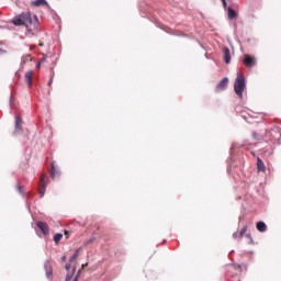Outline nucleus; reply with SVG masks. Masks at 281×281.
<instances>
[{
  "label": "nucleus",
  "mask_w": 281,
  "mask_h": 281,
  "mask_svg": "<svg viewBox=\"0 0 281 281\" xmlns=\"http://www.w3.org/2000/svg\"><path fill=\"white\" fill-rule=\"evenodd\" d=\"M11 23L15 26L24 25V27H30V25H32V14H30V12H22L20 15H16Z\"/></svg>",
  "instance_id": "f257e3e1"
},
{
  "label": "nucleus",
  "mask_w": 281,
  "mask_h": 281,
  "mask_svg": "<svg viewBox=\"0 0 281 281\" xmlns=\"http://www.w3.org/2000/svg\"><path fill=\"white\" fill-rule=\"evenodd\" d=\"M266 142H272V144H281V128L280 127H273L266 132L265 135Z\"/></svg>",
  "instance_id": "f03ea898"
},
{
  "label": "nucleus",
  "mask_w": 281,
  "mask_h": 281,
  "mask_svg": "<svg viewBox=\"0 0 281 281\" xmlns=\"http://www.w3.org/2000/svg\"><path fill=\"white\" fill-rule=\"evenodd\" d=\"M245 89H247V81L245 80V76L238 75L234 83V91L236 95L243 99V93L245 92Z\"/></svg>",
  "instance_id": "7ed1b4c3"
},
{
  "label": "nucleus",
  "mask_w": 281,
  "mask_h": 281,
  "mask_svg": "<svg viewBox=\"0 0 281 281\" xmlns=\"http://www.w3.org/2000/svg\"><path fill=\"white\" fill-rule=\"evenodd\" d=\"M47 183H49V178L47 177V175L42 173L40 178V189H38V194L41 199L45 196V192L47 190Z\"/></svg>",
  "instance_id": "20e7f679"
},
{
  "label": "nucleus",
  "mask_w": 281,
  "mask_h": 281,
  "mask_svg": "<svg viewBox=\"0 0 281 281\" xmlns=\"http://www.w3.org/2000/svg\"><path fill=\"white\" fill-rule=\"evenodd\" d=\"M244 65L247 67H256V57L249 54H246L243 59Z\"/></svg>",
  "instance_id": "39448f33"
},
{
  "label": "nucleus",
  "mask_w": 281,
  "mask_h": 281,
  "mask_svg": "<svg viewBox=\"0 0 281 281\" xmlns=\"http://www.w3.org/2000/svg\"><path fill=\"white\" fill-rule=\"evenodd\" d=\"M44 269H45L47 280H52L54 276V269L52 268V265H49V260H46L44 262Z\"/></svg>",
  "instance_id": "423d86ee"
},
{
  "label": "nucleus",
  "mask_w": 281,
  "mask_h": 281,
  "mask_svg": "<svg viewBox=\"0 0 281 281\" xmlns=\"http://www.w3.org/2000/svg\"><path fill=\"white\" fill-rule=\"evenodd\" d=\"M228 82H229V78L224 77V78L216 85L215 91H225V89H227Z\"/></svg>",
  "instance_id": "0eeeda50"
},
{
  "label": "nucleus",
  "mask_w": 281,
  "mask_h": 281,
  "mask_svg": "<svg viewBox=\"0 0 281 281\" xmlns=\"http://www.w3.org/2000/svg\"><path fill=\"white\" fill-rule=\"evenodd\" d=\"M49 175L53 180L56 179V177H60V169L56 168V161L50 164Z\"/></svg>",
  "instance_id": "6e6552de"
},
{
  "label": "nucleus",
  "mask_w": 281,
  "mask_h": 281,
  "mask_svg": "<svg viewBox=\"0 0 281 281\" xmlns=\"http://www.w3.org/2000/svg\"><path fill=\"white\" fill-rule=\"evenodd\" d=\"M36 225L44 236H47V234H49V225H47L46 222L40 221Z\"/></svg>",
  "instance_id": "1a4fd4ad"
},
{
  "label": "nucleus",
  "mask_w": 281,
  "mask_h": 281,
  "mask_svg": "<svg viewBox=\"0 0 281 281\" xmlns=\"http://www.w3.org/2000/svg\"><path fill=\"white\" fill-rule=\"evenodd\" d=\"M226 12H227L228 21H234V19H238V12H236L234 8L228 7Z\"/></svg>",
  "instance_id": "9d476101"
},
{
  "label": "nucleus",
  "mask_w": 281,
  "mask_h": 281,
  "mask_svg": "<svg viewBox=\"0 0 281 281\" xmlns=\"http://www.w3.org/2000/svg\"><path fill=\"white\" fill-rule=\"evenodd\" d=\"M223 54H224V61L226 65H229L232 63V53L227 47L223 48Z\"/></svg>",
  "instance_id": "9b49d317"
},
{
  "label": "nucleus",
  "mask_w": 281,
  "mask_h": 281,
  "mask_svg": "<svg viewBox=\"0 0 281 281\" xmlns=\"http://www.w3.org/2000/svg\"><path fill=\"white\" fill-rule=\"evenodd\" d=\"M32 76H34V72L32 70L25 72V76H24L25 81H26L27 86L30 87V89H32V87L34 85V82L32 81Z\"/></svg>",
  "instance_id": "f8f14e48"
},
{
  "label": "nucleus",
  "mask_w": 281,
  "mask_h": 281,
  "mask_svg": "<svg viewBox=\"0 0 281 281\" xmlns=\"http://www.w3.org/2000/svg\"><path fill=\"white\" fill-rule=\"evenodd\" d=\"M31 5L33 8H41V5L49 7V3L47 2V0H34V1L31 2Z\"/></svg>",
  "instance_id": "ddd939ff"
},
{
  "label": "nucleus",
  "mask_w": 281,
  "mask_h": 281,
  "mask_svg": "<svg viewBox=\"0 0 281 281\" xmlns=\"http://www.w3.org/2000/svg\"><path fill=\"white\" fill-rule=\"evenodd\" d=\"M257 170L258 172H265L267 170V167L265 166V161H262L260 157L257 158Z\"/></svg>",
  "instance_id": "4468645a"
},
{
  "label": "nucleus",
  "mask_w": 281,
  "mask_h": 281,
  "mask_svg": "<svg viewBox=\"0 0 281 281\" xmlns=\"http://www.w3.org/2000/svg\"><path fill=\"white\" fill-rule=\"evenodd\" d=\"M256 228L261 233L267 232V224L263 221H259L256 224Z\"/></svg>",
  "instance_id": "2eb2a0df"
},
{
  "label": "nucleus",
  "mask_w": 281,
  "mask_h": 281,
  "mask_svg": "<svg viewBox=\"0 0 281 281\" xmlns=\"http://www.w3.org/2000/svg\"><path fill=\"white\" fill-rule=\"evenodd\" d=\"M21 124H23V119L21 116H15V132L19 133L21 131Z\"/></svg>",
  "instance_id": "dca6fc26"
},
{
  "label": "nucleus",
  "mask_w": 281,
  "mask_h": 281,
  "mask_svg": "<svg viewBox=\"0 0 281 281\" xmlns=\"http://www.w3.org/2000/svg\"><path fill=\"white\" fill-rule=\"evenodd\" d=\"M30 60H32V55H24L21 58V65H27V63H30Z\"/></svg>",
  "instance_id": "f3484780"
},
{
  "label": "nucleus",
  "mask_w": 281,
  "mask_h": 281,
  "mask_svg": "<svg viewBox=\"0 0 281 281\" xmlns=\"http://www.w3.org/2000/svg\"><path fill=\"white\" fill-rule=\"evenodd\" d=\"M60 240H63V234L61 233H57L54 235V243H56V245H58L60 243Z\"/></svg>",
  "instance_id": "a211bd4d"
},
{
  "label": "nucleus",
  "mask_w": 281,
  "mask_h": 281,
  "mask_svg": "<svg viewBox=\"0 0 281 281\" xmlns=\"http://www.w3.org/2000/svg\"><path fill=\"white\" fill-rule=\"evenodd\" d=\"M75 273H76V267L72 268V273H71V274H69V273L66 274L65 281H71V280H74V274H75Z\"/></svg>",
  "instance_id": "6ab92c4d"
},
{
  "label": "nucleus",
  "mask_w": 281,
  "mask_h": 281,
  "mask_svg": "<svg viewBox=\"0 0 281 281\" xmlns=\"http://www.w3.org/2000/svg\"><path fill=\"white\" fill-rule=\"evenodd\" d=\"M80 254V249H77L74 255L70 256L69 262H74L76 258H78V255Z\"/></svg>",
  "instance_id": "aec40b11"
},
{
  "label": "nucleus",
  "mask_w": 281,
  "mask_h": 281,
  "mask_svg": "<svg viewBox=\"0 0 281 281\" xmlns=\"http://www.w3.org/2000/svg\"><path fill=\"white\" fill-rule=\"evenodd\" d=\"M82 274V268H80L75 276H72V280H80V276Z\"/></svg>",
  "instance_id": "412c9836"
},
{
  "label": "nucleus",
  "mask_w": 281,
  "mask_h": 281,
  "mask_svg": "<svg viewBox=\"0 0 281 281\" xmlns=\"http://www.w3.org/2000/svg\"><path fill=\"white\" fill-rule=\"evenodd\" d=\"M234 168V164L232 162V158L228 160V166H227V172L228 175H232V169Z\"/></svg>",
  "instance_id": "4be33fe9"
},
{
  "label": "nucleus",
  "mask_w": 281,
  "mask_h": 281,
  "mask_svg": "<svg viewBox=\"0 0 281 281\" xmlns=\"http://www.w3.org/2000/svg\"><path fill=\"white\" fill-rule=\"evenodd\" d=\"M247 234V225H244L243 228L239 232V238H243Z\"/></svg>",
  "instance_id": "5701e85b"
},
{
  "label": "nucleus",
  "mask_w": 281,
  "mask_h": 281,
  "mask_svg": "<svg viewBox=\"0 0 281 281\" xmlns=\"http://www.w3.org/2000/svg\"><path fill=\"white\" fill-rule=\"evenodd\" d=\"M16 191L19 192V194H21L22 196H25V192H23V187L19 186L16 187Z\"/></svg>",
  "instance_id": "b1692460"
},
{
  "label": "nucleus",
  "mask_w": 281,
  "mask_h": 281,
  "mask_svg": "<svg viewBox=\"0 0 281 281\" xmlns=\"http://www.w3.org/2000/svg\"><path fill=\"white\" fill-rule=\"evenodd\" d=\"M52 75H50V79L48 80V87H52V85L54 83V68H52Z\"/></svg>",
  "instance_id": "393cba45"
},
{
  "label": "nucleus",
  "mask_w": 281,
  "mask_h": 281,
  "mask_svg": "<svg viewBox=\"0 0 281 281\" xmlns=\"http://www.w3.org/2000/svg\"><path fill=\"white\" fill-rule=\"evenodd\" d=\"M252 137L254 139H257V142H260V139H262V136H260L258 133L254 132L252 133Z\"/></svg>",
  "instance_id": "a878e982"
},
{
  "label": "nucleus",
  "mask_w": 281,
  "mask_h": 281,
  "mask_svg": "<svg viewBox=\"0 0 281 281\" xmlns=\"http://www.w3.org/2000/svg\"><path fill=\"white\" fill-rule=\"evenodd\" d=\"M93 240H95V238L93 237H90L89 239H87L83 245L87 246V245H91V243H93Z\"/></svg>",
  "instance_id": "bb28decb"
},
{
  "label": "nucleus",
  "mask_w": 281,
  "mask_h": 281,
  "mask_svg": "<svg viewBox=\"0 0 281 281\" xmlns=\"http://www.w3.org/2000/svg\"><path fill=\"white\" fill-rule=\"evenodd\" d=\"M222 5H223L224 10H226V11H227V8H229V7H227V0H222Z\"/></svg>",
  "instance_id": "cd10ccee"
},
{
  "label": "nucleus",
  "mask_w": 281,
  "mask_h": 281,
  "mask_svg": "<svg viewBox=\"0 0 281 281\" xmlns=\"http://www.w3.org/2000/svg\"><path fill=\"white\" fill-rule=\"evenodd\" d=\"M65 269H66V271H69L71 269V261H69V263L65 265Z\"/></svg>",
  "instance_id": "c85d7f7f"
},
{
  "label": "nucleus",
  "mask_w": 281,
  "mask_h": 281,
  "mask_svg": "<svg viewBox=\"0 0 281 281\" xmlns=\"http://www.w3.org/2000/svg\"><path fill=\"white\" fill-rule=\"evenodd\" d=\"M246 236L249 238L250 243H254V238H251L250 234H247Z\"/></svg>",
  "instance_id": "c756f323"
},
{
  "label": "nucleus",
  "mask_w": 281,
  "mask_h": 281,
  "mask_svg": "<svg viewBox=\"0 0 281 281\" xmlns=\"http://www.w3.org/2000/svg\"><path fill=\"white\" fill-rule=\"evenodd\" d=\"M67 261V256H63L61 257V262H66Z\"/></svg>",
  "instance_id": "7c9ffc66"
},
{
  "label": "nucleus",
  "mask_w": 281,
  "mask_h": 281,
  "mask_svg": "<svg viewBox=\"0 0 281 281\" xmlns=\"http://www.w3.org/2000/svg\"><path fill=\"white\" fill-rule=\"evenodd\" d=\"M233 238H238V232L233 234Z\"/></svg>",
  "instance_id": "2f4dec72"
},
{
  "label": "nucleus",
  "mask_w": 281,
  "mask_h": 281,
  "mask_svg": "<svg viewBox=\"0 0 281 281\" xmlns=\"http://www.w3.org/2000/svg\"><path fill=\"white\" fill-rule=\"evenodd\" d=\"M30 196H32V192L29 191V192L26 193V198L30 199Z\"/></svg>",
  "instance_id": "473e14b6"
},
{
  "label": "nucleus",
  "mask_w": 281,
  "mask_h": 281,
  "mask_svg": "<svg viewBox=\"0 0 281 281\" xmlns=\"http://www.w3.org/2000/svg\"><path fill=\"white\" fill-rule=\"evenodd\" d=\"M12 95L10 97V106H12Z\"/></svg>",
  "instance_id": "72a5a7b5"
},
{
  "label": "nucleus",
  "mask_w": 281,
  "mask_h": 281,
  "mask_svg": "<svg viewBox=\"0 0 281 281\" xmlns=\"http://www.w3.org/2000/svg\"><path fill=\"white\" fill-rule=\"evenodd\" d=\"M243 117H244V120H245L246 122H249V121L247 120V116L243 115Z\"/></svg>",
  "instance_id": "f704fd0d"
},
{
  "label": "nucleus",
  "mask_w": 281,
  "mask_h": 281,
  "mask_svg": "<svg viewBox=\"0 0 281 281\" xmlns=\"http://www.w3.org/2000/svg\"><path fill=\"white\" fill-rule=\"evenodd\" d=\"M240 223H243V217H239V223L238 224L240 225Z\"/></svg>",
  "instance_id": "c9c22d12"
},
{
  "label": "nucleus",
  "mask_w": 281,
  "mask_h": 281,
  "mask_svg": "<svg viewBox=\"0 0 281 281\" xmlns=\"http://www.w3.org/2000/svg\"><path fill=\"white\" fill-rule=\"evenodd\" d=\"M34 18L36 19V21H38V16L37 15H34Z\"/></svg>",
  "instance_id": "e433bc0d"
},
{
  "label": "nucleus",
  "mask_w": 281,
  "mask_h": 281,
  "mask_svg": "<svg viewBox=\"0 0 281 281\" xmlns=\"http://www.w3.org/2000/svg\"><path fill=\"white\" fill-rule=\"evenodd\" d=\"M86 266H87V263H86V265H82L81 269H83Z\"/></svg>",
  "instance_id": "4c0bfd02"
},
{
  "label": "nucleus",
  "mask_w": 281,
  "mask_h": 281,
  "mask_svg": "<svg viewBox=\"0 0 281 281\" xmlns=\"http://www.w3.org/2000/svg\"><path fill=\"white\" fill-rule=\"evenodd\" d=\"M26 205L30 206V204L26 202Z\"/></svg>",
  "instance_id": "58836bf2"
},
{
  "label": "nucleus",
  "mask_w": 281,
  "mask_h": 281,
  "mask_svg": "<svg viewBox=\"0 0 281 281\" xmlns=\"http://www.w3.org/2000/svg\"><path fill=\"white\" fill-rule=\"evenodd\" d=\"M0 52H3V49L0 48Z\"/></svg>",
  "instance_id": "ea45409f"
},
{
  "label": "nucleus",
  "mask_w": 281,
  "mask_h": 281,
  "mask_svg": "<svg viewBox=\"0 0 281 281\" xmlns=\"http://www.w3.org/2000/svg\"><path fill=\"white\" fill-rule=\"evenodd\" d=\"M233 148L231 147V153H232Z\"/></svg>",
  "instance_id": "a19ab883"
}]
</instances>
